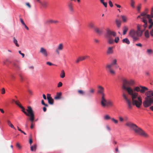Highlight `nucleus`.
Listing matches in <instances>:
<instances>
[{"instance_id":"aec40b11","label":"nucleus","mask_w":153,"mask_h":153,"mask_svg":"<svg viewBox=\"0 0 153 153\" xmlns=\"http://www.w3.org/2000/svg\"><path fill=\"white\" fill-rule=\"evenodd\" d=\"M48 3L47 1H44L42 2L41 1L40 4L42 5L43 8H45L48 6Z\"/></svg>"},{"instance_id":"20e7f679","label":"nucleus","mask_w":153,"mask_h":153,"mask_svg":"<svg viewBox=\"0 0 153 153\" xmlns=\"http://www.w3.org/2000/svg\"><path fill=\"white\" fill-rule=\"evenodd\" d=\"M105 96H102L101 103L102 105L104 107L107 106H113V102L109 100H106L105 97Z\"/></svg>"},{"instance_id":"09e8293b","label":"nucleus","mask_w":153,"mask_h":153,"mask_svg":"<svg viewBox=\"0 0 153 153\" xmlns=\"http://www.w3.org/2000/svg\"><path fill=\"white\" fill-rule=\"evenodd\" d=\"M119 37H117L115 38L114 41L116 43H117L119 41Z\"/></svg>"},{"instance_id":"423d86ee","label":"nucleus","mask_w":153,"mask_h":153,"mask_svg":"<svg viewBox=\"0 0 153 153\" xmlns=\"http://www.w3.org/2000/svg\"><path fill=\"white\" fill-rule=\"evenodd\" d=\"M153 104V97L145 98L143 102L144 107H148Z\"/></svg>"},{"instance_id":"774afa93","label":"nucleus","mask_w":153,"mask_h":153,"mask_svg":"<svg viewBox=\"0 0 153 153\" xmlns=\"http://www.w3.org/2000/svg\"><path fill=\"white\" fill-rule=\"evenodd\" d=\"M26 5L29 8H30L31 7V5L29 3H26Z\"/></svg>"},{"instance_id":"4d7b16f0","label":"nucleus","mask_w":153,"mask_h":153,"mask_svg":"<svg viewBox=\"0 0 153 153\" xmlns=\"http://www.w3.org/2000/svg\"><path fill=\"white\" fill-rule=\"evenodd\" d=\"M18 52H19V53L22 56V57L23 58L24 57L25 54L24 53H22L21 52V51H19Z\"/></svg>"},{"instance_id":"79ce46f5","label":"nucleus","mask_w":153,"mask_h":153,"mask_svg":"<svg viewBox=\"0 0 153 153\" xmlns=\"http://www.w3.org/2000/svg\"><path fill=\"white\" fill-rule=\"evenodd\" d=\"M131 6L132 7L134 8V3H135V2H134V0H131Z\"/></svg>"},{"instance_id":"ddd939ff","label":"nucleus","mask_w":153,"mask_h":153,"mask_svg":"<svg viewBox=\"0 0 153 153\" xmlns=\"http://www.w3.org/2000/svg\"><path fill=\"white\" fill-rule=\"evenodd\" d=\"M63 44L62 43L59 44L58 45L57 48L56 49V52L57 54H59V51H62L63 50Z\"/></svg>"},{"instance_id":"2f4dec72","label":"nucleus","mask_w":153,"mask_h":153,"mask_svg":"<svg viewBox=\"0 0 153 153\" xmlns=\"http://www.w3.org/2000/svg\"><path fill=\"white\" fill-rule=\"evenodd\" d=\"M13 42L15 44L16 46L17 47H19V45L18 43V41L16 39L15 37H14L13 38Z\"/></svg>"},{"instance_id":"ea45409f","label":"nucleus","mask_w":153,"mask_h":153,"mask_svg":"<svg viewBox=\"0 0 153 153\" xmlns=\"http://www.w3.org/2000/svg\"><path fill=\"white\" fill-rule=\"evenodd\" d=\"M104 119L106 120H108L111 119V117L108 115H105L104 117Z\"/></svg>"},{"instance_id":"39448f33","label":"nucleus","mask_w":153,"mask_h":153,"mask_svg":"<svg viewBox=\"0 0 153 153\" xmlns=\"http://www.w3.org/2000/svg\"><path fill=\"white\" fill-rule=\"evenodd\" d=\"M117 64V60L116 59H114L111 64L107 65L106 66V70L109 71L111 74H115V71L112 69V66L113 65H116Z\"/></svg>"},{"instance_id":"cd10ccee","label":"nucleus","mask_w":153,"mask_h":153,"mask_svg":"<svg viewBox=\"0 0 153 153\" xmlns=\"http://www.w3.org/2000/svg\"><path fill=\"white\" fill-rule=\"evenodd\" d=\"M121 16L123 22H126L127 21L128 18L126 16L124 15H121Z\"/></svg>"},{"instance_id":"f257e3e1","label":"nucleus","mask_w":153,"mask_h":153,"mask_svg":"<svg viewBox=\"0 0 153 153\" xmlns=\"http://www.w3.org/2000/svg\"><path fill=\"white\" fill-rule=\"evenodd\" d=\"M135 83L133 79L123 81L122 88L126 91L128 94L123 93V97L128 105L129 108H131L132 105H135L138 108H140L142 105V98L141 96H138L137 92H134L132 88L130 86H132Z\"/></svg>"},{"instance_id":"0e129e2a","label":"nucleus","mask_w":153,"mask_h":153,"mask_svg":"<svg viewBox=\"0 0 153 153\" xmlns=\"http://www.w3.org/2000/svg\"><path fill=\"white\" fill-rule=\"evenodd\" d=\"M10 76L12 79L13 80L15 79V77L13 74H11Z\"/></svg>"},{"instance_id":"473e14b6","label":"nucleus","mask_w":153,"mask_h":153,"mask_svg":"<svg viewBox=\"0 0 153 153\" xmlns=\"http://www.w3.org/2000/svg\"><path fill=\"white\" fill-rule=\"evenodd\" d=\"M140 86H136L134 88L133 90L134 91H137V92H139L140 91Z\"/></svg>"},{"instance_id":"5701e85b","label":"nucleus","mask_w":153,"mask_h":153,"mask_svg":"<svg viewBox=\"0 0 153 153\" xmlns=\"http://www.w3.org/2000/svg\"><path fill=\"white\" fill-rule=\"evenodd\" d=\"M113 47H109L107 51V53L108 54H110L113 53Z\"/></svg>"},{"instance_id":"dca6fc26","label":"nucleus","mask_w":153,"mask_h":153,"mask_svg":"<svg viewBox=\"0 0 153 153\" xmlns=\"http://www.w3.org/2000/svg\"><path fill=\"white\" fill-rule=\"evenodd\" d=\"M59 22L57 20H53L52 19H49L46 20L45 22V23L46 24H52V23H58Z\"/></svg>"},{"instance_id":"8fccbe9b","label":"nucleus","mask_w":153,"mask_h":153,"mask_svg":"<svg viewBox=\"0 0 153 153\" xmlns=\"http://www.w3.org/2000/svg\"><path fill=\"white\" fill-rule=\"evenodd\" d=\"M16 146L17 147H18L19 149H20L22 148V146L19 143H17L16 144Z\"/></svg>"},{"instance_id":"a211bd4d","label":"nucleus","mask_w":153,"mask_h":153,"mask_svg":"<svg viewBox=\"0 0 153 153\" xmlns=\"http://www.w3.org/2000/svg\"><path fill=\"white\" fill-rule=\"evenodd\" d=\"M152 91H149L145 92V95L146 96L145 98L153 97L152 95Z\"/></svg>"},{"instance_id":"58836bf2","label":"nucleus","mask_w":153,"mask_h":153,"mask_svg":"<svg viewBox=\"0 0 153 153\" xmlns=\"http://www.w3.org/2000/svg\"><path fill=\"white\" fill-rule=\"evenodd\" d=\"M88 25L91 28H93L94 27V24L92 22H89Z\"/></svg>"},{"instance_id":"5fc2aeb1","label":"nucleus","mask_w":153,"mask_h":153,"mask_svg":"<svg viewBox=\"0 0 153 153\" xmlns=\"http://www.w3.org/2000/svg\"><path fill=\"white\" fill-rule=\"evenodd\" d=\"M62 83L61 82H59L58 83L57 86L58 87H60L62 86Z\"/></svg>"},{"instance_id":"4be33fe9","label":"nucleus","mask_w":153,"mask_h":153,"mask_svg":"<svg viewBox=\"0 0 153 153\" xmlns=\"http://www.w3.org/2000/svg\"><path fill=\"white\" fill-rule=\"evenodd\" d=\"M61 92H58L56 93V95L54 97L55 100H59L61 99Z\"/></svg>"},{"instance_id":"6e6552de","label":"nucleus","mask_w":153,"mask_h":153,"mask_svg":"<svg viewBox=\"0 0 153 153\" xmlns=\"http://www.w3.org/2000/svg\"><path fill=\"white\" fill-rule=\"evenodd\" d=\"M106 32L105 35V36L106 38L111 37L112 36L115 37L116 36V33L114 31L111 30L109 28L106 29Z\"/></svg>"},{"instance_id":"4c0bfd02","label":"nucleus","mask_w":153,"mask_h":153,"mask_svg":"<svg viewBox=\"0 0 153 153\" xmlns=\"http://www.w3.org/2000/svg\"><path fill=\"white\" fill-rule=\"evenodd\" d=\"M100 1L104 6L105 7H107V2H104V0H100Z\"/></svg>"},{"instance_id":"69168bd1","label":"nucleus","mask_w":153,"mask_h":153,"mask_svg":"<svg viewBox=\"0 0 153 153\" xmlns=\"http://www.w3.org/2000/svg\"><path fill=\"white\" fill-rule=\"evenodd\" d=\"M136 45L138 46H139L141 47L142 46V45L141 43H137L136 44Z\"/></svg>"},{"instance_id":"9d476101","label":"nucleus","mask_w":153,"mask_h":153,"mask_svg":"<svg viewBox=\"0 0 153 153\" xmlns=\"http://www.w3.org/2000/svg\"><path fill=\"white\" fill-rule=\"evenodd\" d=\"M39 53L44 57H47L48 55V53L46 49L43 47H41L39 50Z\"/></svg>"},{"instance_id":"13d9d810","label":"nucleus","mask_w":153,"mask_h":153,"mask_svg":"<svg viewBox=\"0 0 153 153\" xmlns=\"http://www.w3.org/2000/svg\"><path fill=\"white\" fill-rule=\"evenodd\" d=\"M20 20L21 23L23 25L25 24V23H24V22L22 19L20 18Z\"/></svg>"},{"instance_id":"7ed1b4c3","label":"nucleus","mask_w":153,"mask_h":153,"mask_svg":"<svg viewBox=\"0 0 153 153\" xmlns=\"http://www.w3.org/2000/svg\"><path fill=\"white\" fill-rule=\"evenodd\" d=\"M22 109V111L27 116L30 117L29 118L31 122L33 121L34 119V115L33 112V110L30 106L27 107V109L26 110L28 113H27L25 110V108L22 106L21 108Z\"/></svg>"},{"instance_id":"37998d69","label":"nucleus","mask_w":153,"mask_h":153,"mask_svg":"<svg viewBox=\"0 0 153 153\" xmlns=\"http://www.w3.org/2000/svg\"><path fill=\"white\" fill-rule=\"evenodd\" d=\"M78 92L79 94L82 95H84L85 94V92L82 90H79L78 91Z\"/></svg>"},{"instance_id":"338daca9","label":"nucleus","mask_w":153,"mask_h":153,"mask_svg":"<svg viewBox=\"0 0 153 153\" xmlns=\"http://www.w3.org/2000/svg\"><path fill=\"white\" fill-rule=\"evenodd\" d=\"M153 26V23H152V24H150V25L148 27V28L149 29H150L152 26Z\"/></svg>"},{"instance_id":"e433bc0d","label":"nucleus","mask_w":153,"mask_h":153,"mask_svg":"<svg viewBox=\"0 0 153 153\" xmlns=\"http://www.w3.org/2000/svg\"><path fill=\"white\" fill-rule=\"evenodd\" d=\"M19 76L20 77V79L21 82H22L25 79L24 76L21 74H19Z\"/></svg>"},{"instance_id":"603ef678","label":"nucleus","mask_w":153,"mask_h":153,"mask_svg":"<svg viewBox=\"0 0 153 153\" xmlns=\"http://www.w3.org/2000/svg\"><path fill=\"white\" fill-rule=\"evenodd\" d=\"M108 4H109V5L111 7H113V4L112 2H111V1L109 0V1H108Z\"/></svg>"},{"instance_id":"052dcab7","label":"nucleus","mask_w":153,"mask_h":153,"mask_svg":"<svg viewBox=\"0 0 153 153\" xmlns=\"http://www.w3.org/2000/svg\"><path fill=\"white\" fill-rule=\"evenodd\" d=\"M147 13H146L145 12H143L141 13L140 15L142 16H145L146 15Z\"/></svg>"},{"instance_id":"f03ea898","label":"nucleus","mask_w":153,"mask_h":153,"mask_svg":"<svg viewBox=\"0 0 153 153\" xmlns=\"http://www.w3.org/2000/svg\"><path fill=\"white\" fill-rule=\"evenodd\" d=\"M126 126L132 129L134 132L139 135L145 138H148L149 135L141 128L131 122H128L126 124Z\"/></svg>"},{"instance_id":"9b49d317","label":"nucleus","mask_w":153,"mask_h":153,"mask_svg":"<svg viewBox=\"0 0 153 153\" xmlns=\"http://www.w3.org/2000/svg\"><path fill=\"white\" fill-rule=\"evenodd\" d=\"M13 69L16 71H19L21 69V68L19 64L15 62H13Z\"/></svg>"},{"instance_id":"393cba45","label":"nucleus","mask_w":153,"mask_h":153,"mask_svg":"<svg viewBox=\"0 0 153 153\" xmlns=\"http://www.w3.org/2000/svg\"><path fill=\"white\" fill-rule=\"evenodd\" d=\"M7 122L8 125L11 128L14 129H16L15 127H14L13 125L12 124V123H11V122H10V120H7Z\"/></svg>"},{"instance_id":"a878e982","label":"nucleus","mask_w":153,"mask_h":153,"mask_svg":"<svg viewBox=\"0 0 153 153\" xmlns=\"http://www.w3.org/2000/svg\"><path fill=\"white\" fill-rule=\"evenodd\" d=\"M122 42L123 43H126L128 45L130 43V42L128 39L127 38L123 39L122 40Z\"/></svg>"},{"instance_id":"1a4fd4ad","label":"nucleus","mask_w":153,"mask_h":153,"mask_svg":"<svg viewBox=\"0 0 153 153\" xmlns=\"http://www.w3.org/2000/svg\"><path fill=\"white\" fill-rule=\"evenodd\" d=\"M67 7L68 10L70 12L72 13H74V4L71 1H69L67 4Z\"/></svg>"},{"instance_id":"412c9836","label":"nucleus","mask_w":153,"mask_h":153,"mask_svg":"<svg viewBox=\"0 0 153 153\" xmlns=\"http://www.w3.org/2000/svg\"><path fill=\"white\" fill-rule=\"evenodd\" d=\"M145 30V29H144L143 30H137L136 31L137 35V37H139L140 36H141L143 32Z\"/></svg>"},{"instance_id":"4468645a","label":"nucleus","mask_w":153,"mask_h":153,"mask_svg":"<svg viewBox=\"0 0 153 153\" xmlns=\"http://www.w3.org/2000/svg\"><path fill=\"white\" fill-rule=\"evenodd\" d=\"M47 95V99L48 100V103L51 104L53 105V100L51 97L50 94H48Z\"/></svg>"},{"instance_id":"7c9ffc66","label":"nucleus","mask_w":153,"mask_h":153,"mask_svg":"<svg viewBox=\"0 0 153 153\" xmlns=\"http://www.w3.org/2000/svg\"><path fill=\"white\" fill-rule=\"evenodd\" d=\"M144 35L147 38H149V30H147L144 33Z\"/></svg>"},{"instance_id":"6e6d98bb","label":"nucleus","mask_w":153,"mask_h":153,"mask_svg":"<svg viewBox=\"0 0 153 153\" xmlns=\"http://www.w3.org/2000/svg\"><path fill=\"white\" fill-rule=\"evenodd\" d=\"M119 119L120 121L121 122H123L124 120V119L121 117H119Z\"/></svg>"},{"instance_id":"864d4df0","label":"nucleus","mask_w":153,"mask_h":153,"mask_svg":"<svg viewBox=\"0 0 153 153\" xmlns=\"http://www.w3.org/2000/svg\"><path fill=\"white\" fill-rule=\"evenodd\" d=\"M46 64L50 66H51L52 65H54L51 62H46Z\"/></svg>"},{"instance_id":"e2e57ef3","label":"nucleus","mask_w":153,"mask_h":153,"mask_svg":"<svg viewBox=\"0 0 153 153\" xmlns=\"http://www.w3.org/2000/svg\"><path fill=\"white\" fill-rule=\"evenodd\" d=\"M14 102H15V103H16V105H19L20 102H19V101H14V100H13Z\"/></svg>"},{"instance_id":"72a5a7b5","label":"nucleus","mask_w":153,"mask_h":153,"mask_svg":"<svg viewBox=\"0 0 153 153\" xmlns=\"http://www.w3.org/2000/svg\"><path fill=\"white\" fill-rule=\"evenodd\" d=\"M128 27L126 26L124 27L123 30V35H124L126 33L127 30H128Z\"/></svg>"},{"instance_id":"49530a36","label":"nucleus","mask_w":153,"mask_h":153,"mask_svg":"<svg viewBox=\"0 0 153 153\" xmlns=\"http://www.w3.org/2000/svg\"><path fill=\"white\" fill-rule=\"evenodd\" d=\"M141 19H142V22H143L145 24H146V23H147V20L146 19L144 18H140Z\"/></svg>"},{"instance_id":"bb28decb","label":"nucleus","mask_w":153,"mask_h":153,"mask_svg":"<svg viewBox=\"0 0 153 153\" xmlns=\"http://www.w3.org/2000/svg\"><path fill=\"white\" fill-rule=\"evenodd\" d=\"M108 39V42L109 44H112L114 42V40L111 37H109V38H107Z\"/></svg>"},{"instance_id":"bf43d9fd","label":"nucleus","mask_w":153,"mask_h":153,"mask_svg":"<svg viewBox=\"0 0 153 153\" xmlns=\"http://www.w3.org/2000/svg\"><path fill=\"white\" fill-rule=\"evenodd\" d=\"M150 35L152 37H153V28L150 32Z\"/></svg>"},{"instance_id":"c756f323","label":"nucleus","mask_w":153,"mask_h":153,"mask_svg":"<svg viewBox=\"0 0 153 153\" xmlns=\"http://www.w3.org/2000/svg\"><path fill=\"white\" fill-rule=\"evenodd\" d=\"M121 23V22L120 20L117 19L116 20V23L117 24V27L118 28H119L120 27Z\"/></svg>"},{"instance_id":"680f3d73","label":"nucleus","mask_w":153,"mask_h":153,"mask_svg":"<svg viewBox=\"0 0 153 153\" xmlns=\"http://www.w3.org/2000/svg\"><path fill=\"white\" fill-rule=\"evenodd\" d=\"M5 91L4 88H3L2 89L1 94H4L5 93Z\"/></svg>"},{"instance_id":"6ab92c4d","label":"nucleus","mask_w":153,"mask_h":153,"mask_svg":"<svg viewBox=\"0 0 153 153\" xmlns=\"http://www.w3.org/2000/svg\"><path fill=\"white\" fill-rule=\"evenodd\" d=\"M94 92V89L93 88H91L87 93V95L88 97H91L92 96Z\"/></svg>"},{"instance_id":"f704fd0d","label":"nucleus","mask_w":153,"mask_h":153,"mask_svg":"<svg viewBox=\"0 0 153 153\" xmlns=\"http://www.w3.org/2000/svg\"><path fill=\"white\" fill-rule=\"evenodd\" d=\"M65 76V73L63 70L61 71V74H60V76L62 78H64Z\"/></svg>"},{"instance_id":"f3484780","label":"nucleus","mask_w":153,"mask_h":153,"mask_svg":"<svg viewBox=\"0 0 153 153\" xmlns=\"http://www.w3.org/2000/svg\"><path fill=\"white\" fill-rule=\"evenodd\" d=\"M94 30L96 33L99 35L102 34L103 32V30L102 28H96Z\"/></svg>"},{"instance_id":"c9c22d12","label":"nucleus","mask_w":153,"mask_h":153,"mask_svg":"<svg viewBox=\"0 0 153 153\" xmlns=\"http://www.w3.org/2000/svg\"><path fill=\"white\" fill-rule=\"evenodd\" d=\"M146 52L148 54L150 55L152 53L153 51L152 49H148L147 50Z\"/></svg>"},{"instance_id":"3c124183","label":"nucleus","mask_w":153,"mask_h":153,"mask_svg":"<svg viewBox=\"0 0 153 153\" xmlns=\"http://www.w3.org/2000/svg\"><path fill=\"white\" fill-rule=\"evenodd\" d=\"M41 103L43 105H44L45 106L48 107V105L47 104H46L44 102L43 100H42Z\"/></svg>"},{"instance_id":"0eeeda50","label":"nucleus","mask_w":153,"mask_h":153,"mask_svg":"<svg viewBox=\"0 0 153 153\" xmlns=\"http://www.w3.org/2000/svg\"><path fill=\"white\" fill-rule=\"evenodd\" d=\"M129 36L131 38L133 41H136L139 40V37H137L136 31L133 29L130 30L129 33Z\"/></svg>"},{"instance_id":"a18cd8bd","label":"nucleus","mask_w":153,"mask_h":153,"mask_svg":"<svg viewBox=\"0 0 153 153\" xmlns=\"http://www.w3.org/2000/svg\"><path fill=\"white\" fill-rule=\"evenodd\" d=\"M111 119L114 123L115 124H117L118 123V120L115 119L114 118H112Z\"/></svg>"},{"instance_id":"b1692460","label":"nucleus","mask_w":153,"mask_h":153,"mask_svg":"<svg viewBox=\"0 0 153 153\" xmlns=\"http://www.w3.org/2000/svg\"><path fill=\"white\" fill-rule=\"evenodd\" d=\"M85 60V57L83 56L79 57L76 61V62L77 63H78L80 61H82Z\"/></svg>"},{"instance_id":"de8ad7c7","label":"nucleus","mask_w":153,"mask_h":153,"mask_svg":"<svg viewBox=\"0 0 153 153\" xmlns=\"http://www.w3.org/2000/svg\"><path fill=\"white\" fill-rule=\"evenodd\" d=\"M141 4H140L137 6V9L138 11H139L140 10L141 7Z\"/></svg>"},{"instance_id":"c03bdc74","label":"nucleus","mask_w":153,"mask_h":153,"mask_svg":"<svg viewBox=\"0 0 153 153\" xmlns=\"http://www.w3.org/2000/svg\"><path fill=\"white\" fill-rule=\"evenodd\" d=\"M141 25H138L137 26V30H141Z\"/></svg>"},{"instance_id":"c85d7f7f","label":"nucleus","mask_w":153,"mask_h":153,"mask_svg":"<svg viewBox=\"0 0 153 153\" xmlns=\"http://www.w3.org/2000/svg\"><path fill=\"white\" fill-rule=\"evenodd\" d=\"M36 145L35 144L33 146H31L30 147V150L32 151H35L36 150Z\"/></svg>"},{"instance_id":"f8f14e48","label":"nucleus","mask_w":153,"mask_h":153,"mask_svg":"<svg viewBox=\"0 0 153 153\" xmlns=\"http://www.w3.org/2000/svg\"><path fill=\"white\" fill-rule=\"evenodd\" d=\"M98 88L99 89L97 92L98 93L101 94L102 96H105V95L104 93V88L100 85L98 86Z\"/></svg>"},{"instance_id":"a19ab883","label":"nucleus","mask_w":153,"mask_h":153,"mask_svg":"<svg viewBox=\"0 0 153 153\" xmlns=\"http://www.w3.org/2000/svg\"><path fill=\"white\" fill-rule=\"evenodd\" d=\"M7 62H9L10 63H11V62L8 59H6L3 61V63L4 65H7Z\"/></svg>"},{"instance_id":"2eb2a0df","label":"nucleus","mask_w":153,"mask_h":153,"mask_svg":"<svg viewBox=\"0 0 153 153\" xmlns=\"http://www.w3.org/2000/svg\"><path fill=\"white\" fill-rule=\"evenodd\" d=\"M140 92L142 94L145 93L146 91L148 90V88L145 86L140 85Z\"/></svg>"}]
</instances>
